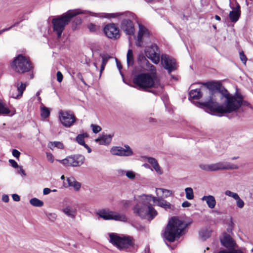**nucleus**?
<instances>
[{
	"mask_svg": "<svg viewBox=\"0 0 253 253\" xmlns=\"http://www.w3.org/2000/svg\"><path fill=\"white\" fill-rule=\"evenodd\" d=\"M222 97L224 98L222 105H219L215 101L211 99L209 101L197 102L200 107H206L211 112L218 113H227L236 111L243 104V96L236 93L230 94L226 89L221 91Z\"/></svg>",
	"mask_w": 253,
	"mask_h": 253,
	"instance_id": "1",
	"label": "nucleus"
},
{
	"mask_svg": "<svg viewBox=\"0 0 253 253\" xmlns=\"http://www.w3.org/2000/svg\"><path fill=\"white\" fill-rule=\"evenodd\" d=\"M80 14H89L92 16L106 18H116L121 15H124L127 17L133 16L132 14L130 12L108 14L106 13H96L89 11L82 10L79 9L70 10L62 16L52 19V23L53 24V31L56 33L58 39L60 38L61 37L62 33L64 30L65 26L70 22L71 19L74 16Z\"/></svg>",
	"mask_w": 253,
	"mask_h": 253,
	"instance_id": "2",
	"label": "nucleus"
},
{
	"mask_svg": "<svg viewBox=\"0 0 253 253\" xmlns=\"http://www.w3.org/2000/svg\"><path fill=\"white\" fill-rule=\"evenodd\" d=\"M149 73H141L135 75L133 83L135 87L145 90L149 88H162L160 79L157 75L155 67L150 65Z\"/></svg>",
	"mask_w": 253,
	"mask_h": 253,
	"instance_id": "3",
	"label": "nucleus"
},
{
	"mask_svg": "<svg viewBox=\"0 0 253 253\" xmlns=\"http://www.w3.org/2000/svg\"><path fill=\"white\" fill-rule=\"evenodd\" d=\"M185 228L184 222L176 217H172L169 222L164 233V238L172 242L181 235Z\"/></svg>",
	"mask_w": 253,
	"mask_h": 253,
	"instance_id": "4",
	"label": "nucleus"
},
{
	"mask_svg": "<svg viewBox=\"0 0 253 253\" xmlns=\"http://www.w3.org/2000/svg\"><path fill=\"white\" fill-rule=\"evenodd\" d=\"M142 195L139 196L136 200L138 203L133 208L134 212L142 218L148 216L150 219H152L157 214V211L152 207L151 203L149 200H148V203L146 202V200L141 199Z\"/></svg>",
	"mask_w": 253,
	"mask_h": 253,
	"instance_id": "5",
	"label": "nucleus"
},
{
	"mask_svg": "<svg viewBox=\"0 0 253 253\" xmlns=\"http://www.w3.org/2000/svg\"><path fill=\"white\" fill-rule=\"evenodd\" d=\"M109 236V242L119 250H126L133 245L132 238L130 236L119 235L115 233H110Z\"/></svg>",
	"mask_w": 253,
	"mask_h": 253,
	"instance_id": "6",
	"label": "nucleus"
},
{
	"mask_svg": "<svg viewBox=\"0 0 253 253\" xmlns=\"http://www.w3.org/2000/svg\"><path fill=\"white\" fill-rule=\"evenodd\" d=\"M12 68L19 73H24L30 71L32 64L28 58L21 54L16 56L11 64Z\"/></svg>",
	"mask_w": 253,
	"mask_h": 253,
	"instance_id": "7",
	"label": "nucleus"
},
{
	"mask_svg": "<svg viewBox=\"0 0 253 253\" xmlns=\"http://www.w3.org/2000/svg\"><path fill=\"white\" fill-rule=\"evenodd\" d=\"M84 157L81 155H74L59 160V162L65 167H80L84 162Z\"/></svg>",
	"mask_w": 253,
	"mask_h": 253,
	"instance_id": "8",
	"label": "nucleus"
},
{
	"mask_svg": "<svg viewBox=\"0 0 253 253\" xmlns=\"http://www.w3.org/2000/svg\"><path fill=\"white\" fill-rule=\"evenodd\" d=\"M97 214L105 220H114L120 221H126L127 219L125 215L118 212L106 210L99 211Z\"/></svg>",
	"mask_w": 253,
	"mask_h": 253,
	"instance_id": "9",
	"label": "nucleus"
},
{
	"mask_svg": "<svg viewBox=\"0 0 253 253\" xmlns=\"http://www.w3.org/2000/svg\"><path fill=\"white\" fill-rule=\"evenodd\" d=\"M59 118L61 124L65 127H70L76 121L75 117L71 111L60 110Z\"/></svg>",
	"mask_w": 253,
	"mask_h": 253,
	"instance_id": "10",
	"label": "nucleus"
},
{
	"mask_svg": "<svg viewBox=\"0 0 253 253\" xmlns=\"http://www.w3.org/2000/svg\"><path fill=\"white\" fill-rule=\"evenodd\" d=\"M145 53L147 57L150 59L154 63H159L160 53L156 44H152L150 46H147L145 48Z\"/></svg>",
	"mask_w": 253,
	"mask_h": 253,
	"instance_id": "11",
	"label": "nucleus"
},
{
	"mask_svg": "<svg viewBox=\"0 0 253 253\" xmlns=\"http://www.w3.org/2000/svg\"><path fill=\"white\" fill-rule=\"evenodd\" d=\"M161 64L169 73L176 68L175 59L166 54L162 55Z\"/></svg>",
	"mask_w": 253,
	"mask_h": 253,
	"instance_id": "12",
	"label": "nucleus"
},
{
	"mask_svg": "<svg viewBox=\"0 0 253 253\" xmlns=\"http://www.w3.org/2000/svg\"><path fill=\"white\" fill-rule=\"evenodd\" d=\"M141 199L146 200V202H148L147 201L149 200L150 202H153L156 205L159 207H162L165 209H170L171 205L169 203L167 202L166 200L162 198H157L155 197L152 196L151 195H142Z\"/></svg>",
	"mask_w": 253,
	"mask_h": 253,
	"instance_id": "13",
	"label": "nucleus"
},
{
	"mask_svg": "<svg viewBox=\"0 0 253 253\" xmlns=\"http://www.w3.org/2000/svg\"><path fill=\"white\" fill-rule=\"evenodd\" d=\"M26 84L21 82H17L15 83L14 86L11 89L10 96L15 99L20 98L25 90Z\"/></svg>",
	"mask_w": 253,
	"mask_h": 253,
	"instance_id": "14",
	"label": "nucleus"
},
{
	"mask_svg": "<svg viewBox=\"0 0 253 253\" xmlns=\"http://www.w3.org/2000/svg\"><path fill=\"white\" fill-rule=\"evenodd\" d=\"M110 152L113 155L120 156H130L133 154L131 149L128 145L125 146V148L113 147L110 150Z\"/></svg>",
	"mask_w": 253,
	"mask_h": 253,
	"instance_id": "15",
	"label": "nucleus"
},
{
	"mask_svg": "<svg viewBox=\"0 0 253 253\" xmlns=\"http://www.w3.org/2000/svg\"><path fill=\"white\" fill-rule=\"evenodd\" d=\"M205 84L207 86V89H205V91L210 94V98L207 101L210 100L211 99L213 101H215L212 96L214 90H218L221 93V91L224 89V88L222 87L221 83L218 82H212L207 83Z\"/></svg>",
	"mask_w": 253,
	"mask_h": 253,
	"instance_id": "16",
	"label": "nucleus"
},
{
	"mask_svg": "<svg viewBox=\"0 0 253 253\" xmlns=\"http://www.w3.org/2000/svg\"><path fill=\"white\" fill-rule=\"evenodd\" d=\"M104 32L110 39H117L119 37V30L114 24L106 25L104 28Z\"/></svg>",
	"mask_w": 253,
	"mask_h": 253,
	"instance_id": "17",
	"label": "nucleus"
},
{
	"mask_svg": "<svg viewBox=\"0 0 253 253\" xmlns=\"http://www.w3.org/2000/svg\"><path fill=\"white\" fill-rule=\"evenodd\" d=\"M149 32L144 26L139 24V31L137 37L136 45L137 46L141 47L143 45V39L148 37Z\"/></svg>",
	"mask_w": 253,
	"mask_h": 253,
	"instance_id": "18",
	"label": "nucleus"
},
{
	"mask_svg": "<svg viewBox=\"0 0 253 253\" xmlns=\"http://www.w3.org/2000/svg\"><path fill=\"white\" fill-rule=\"evenodd\" d=\"M121 28L127 35H132L134 33L133 24L130 19L123 20L121 24Z\"/></svg>",
	"mask_w": 253,
	"mask_h": 253,
	"instance_id": "19",
	"label": "nucleus"
},
{
	"mask_svg": "<svg viewBox=\"0 0 253 253\" xmlns=\"http://www.w3.org/2000/svg\"><path fill=\"white\" fill-rule=\"evenodd\" d=\"M218 170H233L239 169V166L235 164L227 162H219L216 163Z\"/></svg>",
	"mask_w": 253,
	"mask_h": 253,
	"instance_id": "20",
	"label": "nucleus"
},
{
	"mask_svg": "<svg viewBox=\"0 0 253 253\" xmlns=\"http://www.w3.org/2000/svg\"><path fill=\"white\" fill-rule=\"evenodd\" d=\"M146 160L151 165L153 169L158 174L161 175L163 173V170L159 165L156 159L152 157H148L146 158Z\"/></svg>",
	"mask_w": 253,
	"mask_h": 253,
	"instance_id": "21",
	"label": "nucleus"
},
{
	"mask_svg": "<svg viewBox=\"0 0 253 253\" xmlns=\"http://www.w3.org/2000/svg\"><path fill=\"white\" fill-rule=\"evenodd\" d=\"M240 6L237 3L236 8H233V10L230 12L229 17L231 21L233 22H237L240 16Z\"/></svg>",
	"mask_w": 253,
	"mask_h": 253,
	"instance_id": "22",
	"label": "nucleus"
},
{
	"mask_svg": "<svg viewBox=\"0 0 253 253\" xmlns=\"http://www.w3.org/2000/svg\"><path fill=\"white\" fill-rule=\"evenodd\" d=\"M201 200L205 201L208 207L211 209H213L216 205L215 198L212 195L204 196Z\"/></svg>",
	"mask_w": 253,
	"mask_h": 253,
	"instance_id": "23",
	"label": "nucleus"
},
{
	"mask_svg": "<svg viewBox=\"0 0 253 253\" xmlns=\"http://www.w3.org/2000/svg\"><path fill=\"white\" fill-rule=\"evenodd\" d=\"M67 181L68 185H66V183H64V186L65 187H73L76 191H78L81 187V183L76 181L73 177H68L67 178Z\"/></svg>",
	"mask_w": 253,
	"mask_h": 253,
	"instance_id": "24",
	"label": "nucleus"
},
{
	"mask_svg": "<svg viewBox=\"0 0 253 253\" xmlns=\"http://www.w3.org/2000/svg\"><path fill=\"white\" fill-rule=\"evenodd\" d=\"M221 242L226 248H233L235 245L234 241L228 235H225L221 240Z\"/></svg>",
	"mask_w": 253,
	"mask_h": 253,
	"instance_id": "25",
	"label": "nucleus"
},
{
	"mask_svg": "<svg viewBox=\"0 0 253 253\" xmlns=\"http://www.w3.org/2000/svg\"><path fill=\"white\" fill-rule=\"evenodd\" d=\"M111 139L112 136L111 135H103L96 139L95 141L100 145H108L111 142Z\"/></svg>",
	"mask_w": 253,
	"mask_h": 253,
	"instance_id": "26",
	"label": "nucleus"
},
{
	"mask_svg": "<svg viewBox=\"0 0 253 253\" xmlns=\"http://www.w3.org/2000/svg\"><path fill=\"white\" fill-rule=\"evenodd\" d=\"M63 212L68 217L74 218L76 216V211L73 209L71 207L68 206L62 210Z\"/></svg>",
	"mask_w": 253,
	"mask_h": 253,
	"instance_id": "27",
	"label": "nucleus"
},
{
	"mask_svg": "<svg viewBox=\"0 0 253 253\" xmlns=\"http://www.w3.org/2000/svg\"><path fill=\"white\" fill-rule=\"evenodd\" d=\"M189 94V98L194 99H199L202 96V93L199 89L191 90Z\"/></svg>",
	"mask_w": 253,
	"mask_h": 253,
	"instance_id": "28",
	"label": "nucleus"
},
{
	"mask_svg": "<svg viewBox=\"0 0 253 253\" xmlns=\"http://www.w3.org/2000/svg\"><path fill=\"white\" fill-rule=\"evenodd\" d=\"M126 61L128 66H132L134 64V58L132 49H128L126 55Z\"/></svg>",
	"mask_w": 253,
	"mask_h": 253,
	"instance_id": "29",
	"label": "nucleus"
},
{
	"mask_svg": "<svg viewBox=\"0 0 253 253\" xmlns=\"http://www.w3.org/2000/svg\"><path fill=\"white\" fill-rule=\"evenodd\" d=\"M211 232L208 229H203L200 231L199 236L203 240H205L211 236Z\"/></svg>",
	"mask_w": 253,
	"mask_h": 253,
	"instance_id": "30",
	"label": "nucleus"
},
{
	"mask_svg": "<svg viewBox=\"0 0 253 253\" xmlns=\"http://www.w3.org/2000/svg\"><path fill=\"white\" fill-rule=\"evenodd\" d=\"M47 146L51 150H53L55 147L61 149L64 148L63 144L59 141L49 142Z\"/></svg>",
	"mask_w": 253,
	"mask_h": 253,
	"instance_id": "31",
	"label": "nucleus"
},
{
	"mask_svg": "<svg viewBox=\"0 0 253 253\" xmlns=\"http://www.w3.org/2000/svg\"><path fill=\"white\" fill-rule=\"evenodd\" d=\"M30 203L32 206L36 207H41L43 205V202L36 198L30 199Z\"/></svg>",
	"mask_w": 253,
	"mask_h": 253,
	"instance_id": "32",
	"label": "nucleus"
},
{
	"mask_svg": "<svg viewBox=\"0 0 253 253\" xmlns=\"http://www.w3.org/2000/svg\"><path fill=\"white\" fill-rule=\"evenodd\" d=\"M185 197L188 200H192L194 198V192L192 188L187 187L185 189Z\"/></svg>",
	"mask_w": 253,
	"mask_h": 253,
	"instance_id": "33",
	"label": "nucleus"
},
{
	"mask_svg": "<svg viewBox=\"0 0 253 253\" xmlns=\"http://www.w3.org/2000/svg\"><path fill=\"white\" fill-rule=\"evenodd\" d=\"M100 56L102 57V64L100 69V76L101 74V73L104 70L105 66L108 60V59L110 58V56L108 55H100Z\"/></svg>",
	"mask_w": 253,
	"mask_h": 253,
	"instance_id": "34",
	"label": "nucleus"
},
{
	"mask_svg": "<svg viewBox=\"0 0 253 253\" xmlns=\"http://www.w3.org/2000/svg\"><path fill=\"white\" fill-rule=\"evenodd\" d=\"M10 112V110L0 101V115H8Z\"/></svg>",
	"mask_w": 253,
	"mask_h": 253,
	"instance_id": "35",
	"label": "nucleus"
},
{
	"mask_svg": "<svg viewBox=\"0 0 253 253\" xmlns=\"http://www.w3.org/2000/svg\"><path fill=\"white\" fill-rule=\"evenodd\" d=\"M161 191L164 194V197L167 198L172 195V192L169 190L163 188H156V192L157 195H159V192Z\"/></svg>",
	"mask_w": 253,
	"mask_h": 253,
	"instance_id": "36",
	"label": "nucleus"
},
{
	"mask_svg": "<svg viewBox=\"0 0 253 253\" xmlns=\"http://www.w3.org/2000/svg\"><path fill=\"white\" fill-rule=\"evenodd\" d=\"M41 114L42 118H46L50 115V111L47 107L42 106L41 107Z\"/></svg>",
	"mask_w": 253,
	"mask_h": 253,
	"instance_id": "37",
	"label": "nucleus"
},
{
	"mask_svg": "<svg viewBox=\"0 0 253 253\" xmlns=\"http://www.w3.org/2000/svg\"><path fill=\"white\" fill-rule=\"evenodd\" d=\"M86 136L87 134L86 133L79 134L76 137V141L78 142L79 144L83 146L84 144H85L84 141V138Z\"/></svg>",
	"mask_w": 253,
	"mask_h": 253,
	"instance_id": "38",
	"label": "nucleus"
},
{
	"mask_svg": "<svg viewBox=\"0 0 253 253\" xmlns=\"http://www.w3.org/2000/svg\"><path fill=\"white\" fill-rule=\"evenodd\" d=\"M126 175L128 178L131 180H133L135 178L136 173L132 170H127L126 171Z\"/></svg>",
	"mask_w": 253,
	"mask_h": 253,
	"instance_id": "39",
	"label": "nucleus"
},
{
	"mask_svg": "<svg viewBox=\"0 0 253 253\" xmlns=\"http://www.w3.org/2000/svg\"><path fill=\"white\" fill-rule=\"evenodd\" d=\"M225 194L227 196L233 198L234 200L239 196L237 193L233 192L230 190H226L225 192Z\"/></svg>",
	"mask_w": 253,
	"mask_h": 253,
	"instance_id": "40",
	"label": "nucleus"
},
{
	"mask_svg": "<svg viewBox=\"0 0 253 253\" xmlns=\"http://www.w3.org/2000/svg\"><path fill=\"white\" fill-rule=\"evenodd\" d=\"M236 201V205L237 206L240 208L242 209L244 207L245 205L244 202L240 198L239 196L235 199Z\"/></svg>",
	"mask_w": 253,
	"mask_h": 253,
	"instance_id": "41",
	"label": "nucleus"
},
{
	"mask_svg": "<svg viewBox=\"0 0 253 253\" xmlns=\"http://www.w3.org/2000/svg\"><path fill=\"white\" fill-rule=\"evenodd\" d=\"M121 204L125 209H127L131 205V202L129 200H123L121 202Z\"/></svg>",
	"mask_w": 253,
	"mask_h": 253,
	"instance_id": "42",
	"label": "nucleus"
},
{
	"mask_svg": "<svg viewBox=\"0 0 253 253\" xmlns=\"http://www.w3.org/2000/svg\"><path fill=\"white\" fill-rule=\"evenodd\" d=\"M218 253H243V252L239 250H232L231 251L223 250L219 251Z\"/></svg>",
	"mask_w": 253,
	"mask_h": 253,
	"instance_id": "43",
	"label": "nucleus"
},
{
	"mask_svg": "<svg viewBox=\"0 0 253 253\" xmlns=\"http://www.w3.org/2000/svg\"><path fill=\"white\" fill-rule=\"evenodd\" d=\"M91 127H92L93 132L95 133L99 132L101 130V127L99 126L92 124Z\"/></svg>",
	"mask_w": 253,
	"mask_h": 253,
	"instance_id": "44",
	"label": "nucleus"
},
{
	"mask_svg": "<svg viewBox=\"0 0 253 253\" xmlns=\"http://www.w3.org/2000/svg\"><path fill=\"white\" fill-rule=\"evenodd\" d=\"M46 216L51 221H54L57 218V215L55 213H48L46 214Z\"/></svg>",
	"mask_w": 253,
	"mask_h": 253,
	"instance_id": "45",
	"label": "nucleus"
},
{
	"mask_svg": "<svg viewBox=\"0 0 253 253\" xmlns=\"http://www.w3.org/2000/svg\"><path fill=\"white\" fill-rule=\"evenodd\" d=\"M199 167L204 170L210 171V164H201Z\"/></svg>",
	"mask_w": 253,
	"mask_h": 253,
	"instance_id": "46",
	"label": "nucleus"
},
{
	"mask_svg": "<svg viewBox=\"0 0 253 253\" xmlns=\"http://www.w3.org/2000/svg\"><path fill=\"white\" fill-rule=\"evenodd\" d=\"M239 55L241 60L243 62V63L245 64L247 60V58L244 52L243 51L240 52Z\"/></svg>",
	"mask_w": 253,
	"mask_h": 253,
	"instance_id": "47",
	"label": "nucleus"
},
{
	"mask_svg": "<svg viewBox=\"0 0 253 253\" xmlns=\"http://www.w3.org/2000/svg\"><path fill=\"white\" fill-rule=\"evenodd\" d=\"M9 163L10 164L11 166L14 168H18L19 166H18L17 162L12 159L9 160Z\"/></svg>",
	"mask_w": 253,
	"mask_h": 253,
	"instance_id": "48",
	"label": "nucleus"
},
{
	"mask_svg": "<svg viewBox=\"0 0 253 253\" xmlns=\"http://www.w3.org/2000/svg\"><path fill=\"white\" fill-rule=\"evenodd\" d=\"M210 171H218L216 163L210 164Z\"/></svg>",
	"mask_w": 253,
	"mask_h": 253,
	"instance_id": "49",
	"label": "nucleus"
},
{
	"mask_svg": "<svg viewBox=\"0 0 253 253\" xmlns=\"http://www.w3.org/2000/svg\"><path fill=\"white\" fill-rule=\"evenodd\" d=\"M56 76H57V81L58 82L61 83L62 81L63 78L61 72L60 71H58L57 73Z\"/></svg>",
	"mask_w": 253,
	"mask_h": 253,
	"instance_id": "50",
	"label": "nucleus"
},
{
	"mask_svg": "<svg viewBox=\"0 0 253 253\" xmlns=\"http://www.w3.org/2000/svg\"><path fill=\"white\" fill-rule=\"evenodd\" d=\"M46 157L48 161L51 163H53L54 162V157L51 153H46Z\"/></svg>",
	"mask_w": 253,
	"mask_h": 253,
	"instance_id": "51",
	"label": "nucleus"
},
{
	"mask_svg": "<svg viewBox=\"0 0 253 253\" xmlns=\"http://www.w3.org/2000/svg\"><path fill=\"white\" fill-rule=\"evenodd\" d=\"M12 155L17 159H19L20 155V152L16 149H13L12 152Z\"/></svg>",
	"mask_w": 253,
	"mask_h": 253,
	"instance_id": "52",
	"label": "nucleus"
},
{
	"mask_svg": "<svg viewBox=\"0 0 253 253\" xmlns=\"http://www.w3.org/2000/svg\"><path fill=\"white\" fill-rule=\"evenodd\" d=\"M17 171H18V173L20 174H21L22 175L24 176H25L26 175V174L24 170L22 168V166H19L18 168V170Z\"/></svg>",
	"mask_w": 253,
	"mask_h": 253,
	"instance_id": "53",
	"label": "nucleus"
},
{
	"mask_svg": "<svg viewBox=\"0 0 253 253\" xmlns=\"http://www.w3.org/2000/svg\"><path fill=\"white\" fill-rule=\"evenodd\" d=\"M88 28L91 32H94L96 30V26L92 23H90L88 25Z\"/></svg>",
	"mask_w": 253,
	"mask_h": 253,
	"instance_id": "54",
	"label": "nucleus"
},
{
	"mask_svg": "<svg viewBox=\"0 0 253 253\" xmlns=\"http://www.w3.org/2000/svg\"><path fill=\"white\" fill-rule=\"evenodd\" d=\"M12 198L13 200L15 202H19L20 200V196L16 194H12Z\"/></svg>",
	"mask_w": 253,
	"mask_h": 253,
	"instance_id": "55",
	"label": "nucleus"
},
{
	"mask_svg": "<svg viewBox=\"0 0 253 253\" xmlns=\"http://www.w3.org/2000/svg\"><path fill=\"white\" fill-rule=\"evenodd\" d=\"M116 63H117V67L119 69V70H120V74H121V76H123V74L122 73V72L121 71V69L122 68V66L121 63H120V61H118V60L117 59H116Z\"/></svg>",
	"mask_w": 253,
	"mask_h": 253,
	"instance_id": "56",
	"label": "nucleus"
},
{
	"mask_svg": "<svg viewBox=\"0 0 253 253\" xmlns=\"http://www.w3.org/2000/svg\"><path fill=\"white\" fill-rule=\"evenodd\" d=\"M191 206V204L188 201H184L182 204V207L183 208L189 207Z\"/></svg>",
	"mask_w": 253,
	"mask_h": 253,
	"instance_id": "57",
	"label": "nucleus"
},
{
	"mask_svg": "<svg viewBox=\"0 0 253 253\" xmlns=\"http://www.w3.org/2000/svg\"><path fill=\"white\" fill-rule=\"evenodd\" d=\"M2 200L5 203H7L9 201V197L7 195L4 194L2 197Z\"/></svg>",
	"mask_w": 253,
	"mask_h": 253,
	"instance_id": "58",
	"label": "nucleus"
},
{
	"mask_svg": "<svg viewBox=\"0 0 253 253\" xmlns=\"http://www.w3.org/2000/svg\"><path fill=\"white\" fill-rule=\"evenodd\" d=\"M77 77L79 79H80L84 84H86V83L84 81V80L83 79V77L82 76V75L81 73H79L77 75Z\"/></svg>",
	"mask_w": 253,
	"mask_h": 253,
	"instance_id": "59",
	"label": "nucleus"
},
{
	"mask_svg": "<svg viewBox=\"0 0 253 253\" xmlns=\"http://www.w3.org/2000/svg\"><path fill=\"white\" fill-rule=\"evenodd\" d=\"M51 190L48 188H45L43 190V195H47L48 194Z\"/></svg>",
	"mask_w": 253,
	"mask_h": 253,
	"instance_id": "60",
	"label": "nucleus"
},
{
	"mask_svg": "<svg viewBox=\"0 0 253 253\" xmlns=\"http://www.w3.org/2000/svg\"><path fill=\"white\" fill-rule=\"evenodd\" d=\"M126 171L124 170H122V169L118 170V173L120 175H124L125 174H126Z\"/></svg>",
	"mask_w": 253,
	"mask_h": 253,
	"instance_id": "61",
	"label": "nucleus"
},
{
	"mask_svg": "<svg viewBox=\"0 0 253 253\" xmlns=\"http://www.w3.org/2000/svg\"><path fill=\"white\" fill-rule=\"evenodd\" d=\"M83 146L87 150L88 153H90L91 152V148L87 145L85 144Z\"/></svg>",
	"mask_w": 253,
	"mask_h": 253,
	"instance_id": "62",
	"label": "nucleus"
},
{
	"mask_svg": "<svg viewBox=\"0 0 253 253\" xmlns=\"http://www.w3.org/2000/svg\"><path fill=\"white\" fill-rule=\"evenodd\" d=\"M147 120L149 123H153L155 122V119L151 117L148 118Z\"/></svg>",
	"mask_w": 253,
	"mask_h": 253,
	"instance_id": "63",
	"label": "nucleus"
},
{
	"mask_svg": "<svg viewBox=\"0 0 253 253\" xmlns=\"http://www.w3.org/2000/svg\"><path fill=\"white\" fill-rule=\"evenodd\" d=\"M10 30V28H4L2 30H0V35L2 34L3 32L8 31Z\"/></svg>",
	"mask_w": 253,
	"mask_h": 253,
	"instance_id": "64",
	"label": "nucleus"
}]
</instances>
